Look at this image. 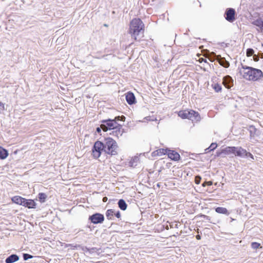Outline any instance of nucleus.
I'll return each instance as SVG.
<instances>
[{"label":"nucleus","instance_id":"1","mask_svg":"<svg viewBox=\"0 0 263 263\" xmlns=\"http://www.w3.org/2000/svg\"><path fill=\"white\" fill-rule=\"evenodd\" d=\"M239 72L244 79L249 81H256L263 77L261 70L247 66H242Z\"/></svg>","mask_w":263,"mask_h":263},{"label":"nucleus","instance_id":"2","mask_svg":"<svg viewBox=\"0 0 263 263\" xmlns=\"http://www.w3.org/2000/svg\"><path fill=\"white\" fill-rule=\"evenodd\" d=\"M144 25L138 18L133 19L129 25V33L135 40H138L143 36Z\"/></svg>","mask_w":263,"mask_h":263},{"label":"nucleus","instance_id":"3","mask_svg":"<svg viewBox=\"0 0 263 263\" xmlns=\"http://www.w3.org/2000/svg\"><path fill=\"white\" fill-rule=\"evenodd\" d=\"M104 144V150L105 153L110 155L117 154L118 145L117 143L111 138L105 139Z\"/></svg>","mask_w":263,"mask_h":263},{"label":"nucleus","instance_id":"4","mask_svg":"<svg viewBox=\"0 0 263 263\" xmlns=\"http://www.w3.org/2000/svg\"><path fill=\"white\" fill-rule=\"evenodd\" d=\"M125 118L124 116H118L115 117V118L112 120L108 119L106 120H103L102 121V124L101 125V127L105 132L108 130H113L119 125L117 122V121H124Z\"/></svg>","mask_w":263,"mask_h":263},{"label":"nucleus","instance_id":"5","mask_svg":"<svg viewBox=\"0 0 263 263\" xmlns=\"http://www.w3.org/2000/svg\"><path fill=\"white\" fill-rule=\"evenodd\" d=\"M104 150V144L100 141L95 142L92 149V155L95 158H98L101 154V152Z\"/></svg>","mask_w":263,"mask_h":263},{"label":"nucleus","instance_id":"6","mask_svg":"<svg viewBox=\"0 0 263 263\" xmlns=\"http://www.w3.org/2000/svg\"><path fill=\"white\" fill-rule=\"evenodd\" d=\"M89 219L95 224L102 223L104 219V216L100 213H96L90 216Z\"/></svg>","mask_w":263,"mask_h":263},{"label":"nucleus","instance_id":"7","mask_svg":"<svg viewBox=\"0 0 263 263\" xmlns=\"http://www.w3.org/2000/svg\"><path fill=\"white\" fill-rule=\"evenodd\" d=\"M226 19L230 22H233L235 20V10L233 8H229L227 9L226 13Z\"/></svg>","mask_w":263,"mask_h":263},{"label":"nucleus","instance_id":"8","mask_svg":"<svg viewBox=\"0 0 263 263\" xmlns=\"http://www.w3.org/2000/svg\"><path fill=\"white\" fill-rule=\"evenodd\" d=\"M188 119L193 121H198L200 120L199 114L193 110H187Z\"/></svg>","mask_w":263,"mask_h":263},{"label":"nucleus","instance_id":"9","mask_svg":"<svg viewBox=\"0 0 263 263\" xmlns=\"http://www.w3.org/2000/svg\"><path fill=\"white\" fill-rule=\"evenodd\" d=\"M123 133L124 129L122 128V126L121 125H119L112 130L111 133H110V135H112L115 137L119 138L123 135Z\"/></svg>","mask_w":263,"mask_h":263},{"label":"nucleus","instance_id":"10","mask_svg":"<svg viewBox=\"0 0 263 263\" xmlns=\"http://www.w3.org/2000/svg\"><path fill=\"white\" fill-rule=\"evenodd\" d=\"M235 149V146L227 147L224 149H222L220 152L217 153V156H220L222 154H224V155H229L231 154H234Z\"/></svg>","mask_w":263,"mask_h":263},{"label":"nucleus","instance_id":"11","mask_svg":"<svg viewBox=\"0 0 263 263\" xmlns=\"http://www.w3.org/2000/svg\"><path fill=\"white\" fill-rule=\"evenodd\" d=\"M234 155L240 157H245L247 154V151L241 147H235Z\"/></svg>","mask_w":263,"mask_h":263},{"label":"nucleus","instance_id":"12","mask_svg":"<svg viewBox=\"0 0 263 263\" xmlns=\"http://www.w3.org/2000/svg\"><path fill=\"white\" fill-rule=\"evenodd\" d=\"M167 154L168 157L173 160L177 161L180 159L179 154L174 151L168 149Z\"/></svg>","mask_w":263,"mask_h":263},{"label":"nucleus","instance_id":"13","mask_svg":"<svg viewBox=\"0 0 263 263\" xmlns=\"http://www.w3.org/2000/svg\"><path fill=\"white\" fill-rule=\"evenodd\" d=\"M223 84L226 88H231L233 84L232 78L229 76L224 77L223 79Z\"/></svg>","mask_w":263,"mask_h":263},{"label":"nucleus","instance_id":"14","mask_svg":"<svg viewBox=\"0 0 263 263\" xmlns=\"http://www.w3.org/2000/svg\"><path fill=\"white\" fill-rule=\"evenodd\" d=\"M23 206L27 207L28 208H35L36 206V203L34 200L31 199H26L25 198L24 202H23Z\"/></svg>","mask_w":263,"mask_h":263},{"label":"nucleus","instance_id":"15","mask_svg":"<svg viewBox=\"0 0 263 263\" xmlns=\"http://www.w3.org/2000/svg\"><path fill=\"white\" fill-rule=\"evenodd\" d=\"M167 149L160 148L152 153L153 156H162L167 153Z\"/></svg>","mask_w":263,"mask_h":263},{"label":"nucleus","instance_id":"16","mask_svg":"<svg viewBox=\"0 0 263 263\" xmlns=\"http://www.w3.org/2000/svg\"><path fill=\"white\" fill-rule=\"evenodd\" d=\"M24 198H23L19 196H15L11 198V200L13 202L21 205H23V202H24Z\"/></svg>","mask_w":263,"mask_h":263},{"label":"nucleus","instance_id":"17","mask_svg":"<svg viewBox=\"0 0 263 263\" xmlns=\"http://www.w3.org/2000/svg\"><path fill=\"white\" fill-rule=\"evenodd\" d=\"M126 99L129 104H132L135 103V97L132 92H128L126 95Z\"/></svg>","mask_w":263,"mask_h":263},{"label":"nucleus","instance_id":"18","mask_svg":"<svg viewBox=\"0 0 263 263\" xmlns=\"http://www.w3.org/2000/svg\"><path fill=\"white\" fill-rule=\"evenodd\" d=\"M19 259V257L15 254H12L6 258V263H13L17 261Z\"/></svg>","mask_w":263,"mask_h":263},{"label":"nucleus","instance_id":"19","mask_svg":"<svg viewBox=\"0 0 263 263\" xmlns=\"http://www.w3.org/2000/svg\"><path fill=\"white\" fill-rule=\"evenodd\" d=\"M8 156V151L3 148L2 146H0V159H5Z\"/></svg>","mask_w":263,"mask_h":263},{"label":"nucleus","instance_id":"20","mask_svg":"<svg viewBox=\"0 0 263 263\" xmlns=\"http://www.w3.org/2000/svg\"><path fill=\"white\" fill-rule=\"evenodd\" d=\"M253 24L263 30V20L261 18L257 19L253 22Z\"/></svg>","mask_w":263,"mask_h":263},{"label":"nucleus","instance_id":"21","mask_svg":"<svg viewBox=\"0 0 263 263\" xmlns=\"http://www.w3.org/2000/svg\"><path fill=\"white\" fill-rule=\"evenodd\" d=\"M118 205L120 209L123 211L125 210L127 208V204L123 199L119 200L118 201Z\"/></svg>","mask_w":263,"mask_h":263},{"label":"nucleus","instance_id":"22","mask_svg":"<svg viewBox=\"0 0 263 263\" xmlns=\"http://www.w3.org/2000/svg\"><path fill=\"white\" fill-rule=\"evenodd\" d=\"M215 211L218 213L227 214V215L229 214L227 209L225 208L218 207L216 209Z\"/></svg>","mask_w":263,"mask_h":263},{"label":"nucleus","instance_id":"23","mask_svg":"<svg viewBox=\"0 0 263 263\" xmlns=\"http://www.w3.org/2000/svg\"><path fill=\"white\" fill-rule=\"evenodd\" d=\"M178 114L182 119H188L187 110H181Z\"/></svg>","mask_w":263,"mask_h":263},{"label":"nucleus","instance_id":"24","mask_svg":"<svg viewBox=\"0 0 263 263\" xmlns=\"http://www.w3.org/2000/svg\"><path fill=\"white\" fill-rule=\"evenodd\" d=\"M115 214V210L112 209L108 210L106 212V217L109 219H111Z\"/></svg>","mask_w":263,"mask_h":263},{"label":"nucleus","instance_id":"25","mask_svg":"<svg viewBox=\"0 0 263 263\" xmlns=\"http://www.w3.org/2000/svg\"><path fill=\"white\" fill-rule=\"evenodd\" d=\"M47 198V196L45 193H41L39 194V198L41 202H44Z\"/></svg>","mask_w":263,"mask_h":263},{"label":"nucleus","instance_id":"26","mask_svg":"<svg viewBox=\"0 0 263 263\" xmlns=\"http://www.w3.org/2000/svg\"><path fill=\"white\" fill-rule=\"evenodd\" d=\"M217 146V145L215 143H212L211 145L209 146V148H206L205 151H207L208 150L210 149V151H213L215 149Z\"/></svg>","mask_w":263,"mask_h":263},{"label":"nucleus","instance_id":"27","mask_svg":"<svg viewBox=\"0 0 263 263\" xmlns=\"http://www.w3.org/2000/svg\"><path fill=\"white\" fill-rule=\"evenodd\" d=\"M256 128L253 126H251L249 127V130L250 133V136L251 137L254 136V135L256 132Z\"/></svg>","mask_w":263,"mask_h":263},{"label":"nucleus","instance_id":"28","mask_svg":"<svg viewBox=\"0 0 263 263\" xmlns=\"http://www.w3.org/2000/svg\"><path fill=\"white\" fill-rule=\"evenodd\" d=\"M213 88L216 92H219L221 90V86L218 84H214L213 86Z\"/></svg>","mask_w":263,"mask_h":263},{"label":"nucleus","instance_id":"29","mask_svg":"<svg viewBox=\"0 0 263 263\" xmlns=\"http://www.w3.org/2000/svg\"><path fill=\"white\" fill-rule=\"evenodd\" d=\"M254 53V50L252 49L249 48L247 50V55L248 57H250Z\"/></svg>","mask_w":263,"mask_h":263},{"label":"nucleus","instance_id":"30","mask_svg":"<svg viewBox=\"0 0 263 263\" xmlns=\"http://www.w3.org/2000/svg\"><path fill=\"white\" fill-rule=\"evenodd\" d=\"M259 246H260V244L257 242H254L251 243L252 248L254 249L258 248L259 247Z\"/></svg>","mask_w":263,"mask_h":263},{"label":"nucleus","instance_id":"31","mask_svg":"<svg viewBox=\"0 0 263 263\" xmlns=\"http://www.w3.org/2000/svg\"><path fill=\"white\" fill-rule=\"evenodd\" d=\"M220 63L222 66L226 68L230 66L229 63L227 61H221Z\"/></svg>","mask_w":263,"mask_h":263},{"label":"nucleus","instance_id":"32","mask_svg":"<svg viewBox=\"0 0 263 263\" xmlns=\"http://www.w3.org/2000/svg\"><path fill=\"white\" fill-rule=\"evenodd\" d=\"M23 257H24V260H26L28 259L29 258H31L32 257V256L28 254H24L23 255Z\"/></svg>","mask_w":263,"mask_h":263},{"label":"nucleus","instance_id":"33","mask_svg":"<svg viewBox=\"0 0 263 263\" xmlns=\"http://www.w3.org/2000/svg\"><path fill=\"white\" fill-rule=\"evenodd\" d=\"M201 177L200 176H196L195 177V181L197 184H199L200 182Z\"/></svg>","mask_w":263,"mask_h":263},{"label":"nucleus","instance_id":"34","mask_svg":"<svg viewBox=\"0 0 263 263\" xmlns=\"http://www.w3.org/2000/svg\"><path fill=\"white\" fill-rule=\"evenodd\" d=\"M245 157H249L252 159V160H253L254 159V156H253V155L248 152H247V154H246Z\"/></svg>","mask_w":263,"mask_h":263},{"label":"nucleus","instance_id":"35","mask_svg":"<svg viewBox=\"0 0 263 263\" xmlns=\"http://www.w3.org/2000/svg\"><path fill=\"white\" fill-rule=\"evenodd\" d=\"M212 184V182L211 181H208V182H204L203 184H202V186H205V185H211Z\"/></svg>","mask_w":263,"mask_h":263},{"label":"nucleus","instance_id":"36","mask_svg":"<svg viewBox=\"0 0 263 263\" xmlns=\"http://www.w3.org/2000/svg\"><path fill=\"white\" fill-rule=\"evenodd\" d=\"M115 215H116V216L118 218H120V217H121L120 213L119 211H115Z\"/></svg>","mask_w":263,"mask_h":263},{"label":"nucleus","instance_id":"37","mask_svg":"<svg viewBox=\"0 0 263 263\" xmlns=\"http://www.w3.org/2000/svg\"><path fill=\"white\" fill-rule=\"evenodd\" d=\"M5 109V105L2 102H0V110Z\"/></svg>","mask_w":263,"mask_h":263},{"label":"nucleus","instance_id":"38","mask_svg":"<svg viewBox=\"0 0 263 263\" xmlns=\"http://www.w3.org/2000/svg\"><path fill=\"white\" fill-rule=\"evenodd\" d=\"M253 60L254 61L257 62L259 60V58L258 57V55L255 54L253 55Z\"/></svg>","mask_w":263,"mask_h":263},{"label":"nucleus","instance_id":"39","mask_svg":"<svg viewBox=\"0 0 263 263\" xmlns=\"http://www.w3.org/2000/svg\"><path fill=\"white\" fill-rule=\"evenodd\" d=\"M101 129H102V128L101 127H97L96 130L98 133H100V132H101Z\"/></svg>","mask_w":263,"mask_h":263},{"label":"nucleus","instance_id":"40","mask_svg":"<svg viewBox=\"0 0 263 263\" xmlns=\"http://www.w3.org/2000/svg\"><path fill=\"white\" fill-rule=\"evenodd\" d=\"M107 200V198L106 197H104L103 198V202H106Z\"/></svg>","mask_w":263,"mask_h":263},{"label":"nucleus","instance_id":"41","mask_svg":"<svg viewBox=\"0 0 263 263\" xmlns=\"http://www.w3.org/2000/svg\"><path fill=\"white\" fill-rule=\"evenodd\" d=\"M196 238H197V239H198V240H199V239H200V238H200V235H197V236H196Z\"/></svg>","mask_w":263,"mask_h":263}]
</instances>
